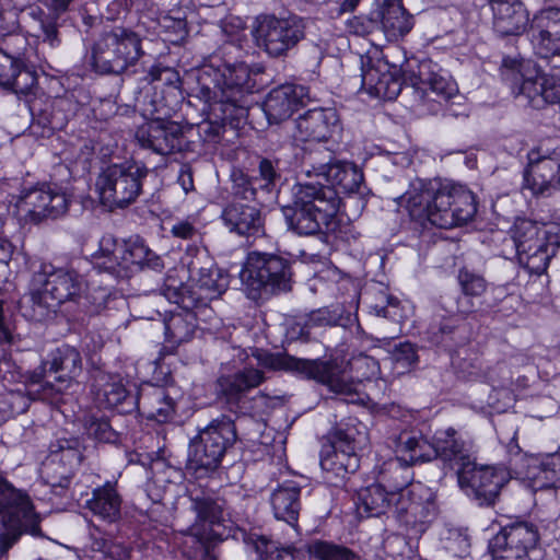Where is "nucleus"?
<instances>
[{
    "label": "nucleus",
    "mask_w": 560,
    "mask_h": 560,
    "mask_svg": "<svg viewBox=\"0 0 560 560\" xmlns=\"http://www.w3.org/2000/svg\"><path fill=\"white\" fill-rule=\"evenodd\" d=\"M254 71L245 62L203 65L197 74L198 96L223 119L243 120L256 104L255 92L259 90Z\"/></svg>",
    "instance_id": "1"
},
{
    "label": "nucleus",
    "mask_w": 560,
    "mask_h": 560,
    "mask_svg": "<svg viewBox=\"0 0 560 560\" xmlns=\"http://www.w3.org/2000/svg\"><path fill=\"white\" fill-rule=\"evenodd\" d=\"M405 198L412 217L440 229L464 225L477 213L476 197L468 188L440 178L413 179Z\"/></svg>",
    "instance_id": "2"
},
{
    "label": "nucleus",
    "mask_w": 560,
    "mask_h": 560,
    "mask_svg": "<svg viewBox=\"0 0 560 560\" xmlns=\"http://www.w3.org/2000/svg\"><path fill=\"white\" fill-rule=\"evenodd\" d=\"M85 287L84 276L75 269L42 264L32 275L28 291L19 301L20 312L33 322L51 319L62 305L73 306Z\"/></svg>",
    "instance_id": "3"
},
{
    "label": "nucleus",
    "mask_w": 560,
    "mask_h": 560,
    "mask_svg": "<svg viewBox=\"0 0 560 560\" xmlns=\"http://www.w3.org/2000/svg\"><path fill=\"white\" fill-rule=\"evenodd\" d=\"M337 191L322 182H300L292 187V202L282 208L288 230L303 236L332 230L339 210Z\"/></svg>",
    "instance_id": "4"
},
{
    "label": "nucleus",
    "mask_w": 560,
    "mask_h": 560,
    "mask_svg": "<svg viewBox=\"0 0 560 560\" xmlns=\"http://www.w3.org/2000/svg\"><path fill=\"white\" fill-rule=\"evenodd\" d=\"M242 290L258 303L292 290V260L281 254L253 250L240 271Z\"/></svg>",
    "instance_id": "5"
},
{
    "label": "nucleus",
    "mask_w": 560,
    "mask_h": 560,
    "mask_svg": "<svg viewBox=\"0 0 560 560\" xmlns=\"http://www.w3.org/2000/svg\"><path fill=\"white\" fill-rule=\"evenodd\" d=\"M237 430L230 416L212 419L188 444L186 471L197 479L212 476L237 441Z\"/></svg>",
    "instance_id": "6"
},
{
    "label": "nucleus",
    "mask_w": 560,
    "mask_h": 560,
    "mask_svg": "<svg viewBox=\"0 0 560 560\" xmlns=\"http://www.w3.org/2000/svg\"><path fill=\"white\" fill-rule=\"evenodd\" d=\"M328 440L320 453V467L327 481L338 486L360 467L358 452L366 445L368 433L358 419L348 418L330 430Z\"/></svg>",
    "instance_id": "7"
},
{
    "label": "nucleus",
    "mask_w": 560,
    "mask_h": 560,
    "mask_svg": "<svg viewBox=\"0 0 560 560\" xmlns=\"http://www.w3.org/2000/svg\"><path fill=\"white\" fill-rule=\"evenodd\" d=\"M82 370L80 351L65 343L51 350L28 380L39 385L35 392L38 399L59 406L66 402L65 390L75 383Z\"/></svg>",
    "instance_id": "8"
},
{
    "label": "nucleus",
    "mask_w": 560,
    "mask_h": 560,
    "mask_svg": "<svg viewBox=\"0 0 560 560\" xmlns=\"http://www.w3.org/2000/svg\"><path fill=\"white\" fill-rule=\"evenodd\" d=\"M40 521L28 494L0 475V557L23 535L43 537Z\"/></svg>",
    "instance_id": "9"
},
{
    "label": "nucleus",
    "mask_w": 560,
    "mask_h": 560,
    "mask_svg": "<svg viewBox=\"0 0 560 560\" xmlns=\"http://www.w3.org/2000/svg\"><path fill=\"white\" fill-rule=\"evenodd\" d=\"M258 363L270 370L296 371L325 385L330 392L345 396L348 402L359 398L357 385L336 360L298 359L282 353L257 351Z\"/></svg>",
    "instance_id": "10"
},
{
    "label": "nucleus",
    "mask_w": 560,
    "mask_h": 560,
    "mask_svg": "<svg viewBox=\"0 0 560 560\" xmlns=\"http://www.w3.org/2000/svg\"><path fill=\"white\" fill-rule=\"evenodd\" d=\"M148 175V167L136 161L107 165L96 179L101 202L110 209L128 207L142 194Z\"/></svg>",
    "instance_id": "11"
},
{
    "label": "nucleus",
    "mask_w": 560,
    "mask_h": 560,
    "mask_svg": "<svg viewBox=\"0 0 560 560\" xmlns=\"http://www.w3.org/2000/svg\"><path fill=\"white\" fill-rule=\"evenodd\" d=\"M141 37L127 27L105 32L92 48V65L101 73L120 74L144 55Z\"/></svg>",
    "instance_id": "12"
},
{
    "label": "nucleus",
    "mask_w": 560,
    "mask_h": 560,
    "mask_svg": "<svg viewBox=\"0 0 560 560\" xmlns=\"http://www.w3.org/2000/svg\"><path fill=\"white\" fill-rule=\"evenodd\" d=\"M410 83L423 112L431 115L442 113L447 116L457 114L448 105L454 98H462L456 84L451 81L430 59L419 62L417 72H412Z\"/></svg>",
    "instance_id": "13"
},
{
    "label": "nucleus",
    "mask_w": 560,
    "mask_h": 560,
    "mask_svg": "<svg viewBox=\"0 0 560 560\" xmlns=\"http://www.w3.org/2000/svg\"><path fill=\"white\" fill-rule=\"evenodd\" d=\"M523 69V63L516 58L502 59L501 77L510 83L512 93L516 97H523L534 109H542L547 105L560 102V79L545 73L525 77Z\"/></svg>",
    "instance_id": "14"
},
{
    "label": "nucleus",
    "mask_w": 560,
    "mask_h": 560,
    "mask_svg": "<svg viewBox=\"0 0 560 560\" xmlns=\"http://www.w3.org/2000/svg\"><path fill=\"white\" fill-rule=\"evenodd\" d=\"M256 45L272 58L288 56L305 37L304 20L295 14L278 18L260 15L254 28Z\"/></svg>",
    "instance_id": "15"
},
{
    "label": "nucleus",
    "mask_w": 560,
    "mask_h": 560,
    "mask_svg": "<svg viewBox=\"0 0 560 560\" xmlns=\"http://www.w3.org/2000/svg\"><path fill=\"white\" fill-rule=\"evenodd\" d=\"M539 530L535 523L516 518L505 525L488 541L491 560H541L536 548Z\"/></svg>",
    "instance_id": "16"
},
{
    "label": "nucleus",
    "mask_w": 560,
    "mask_h": 560,
    "mask_svg": "<svg viewBox=\"0 0 560 560\" xmlns=\"http://www.w3.org/2000/svg\"><path fill=\"white\" fill-rule=\"evenodd\" d=\"M190 261L191 273H197L196 284L192 288L180 285L167 287L164 295L174 304L184 307H203L209 301L220 298L229 288V275L208 260L207 266H199L198 261Z\"/></svg>",
    "instance_id": "17"
},
{
    "label": "nucleus",
    "mask_w": 560,
    "mask_h": 560,
    "mask_svg": "<svg viewBox=\"0 0 560 560\" xmlns=\"http://www.w3.org/2000/svg\"><path fill=\"white\" fill-rule=\"evenodd\" d=\"M393 517L416 536H421L438 515L434 493L421 482H416L401 492H393Z\"/></svg>",
    "instance_id": "18"
},
{
    "label": "nucleus",
    "mask_w": 560,
    "mask_h": 560,
    "mask_svg": "<svg viewBox=\"0 0 560 560\" xmlns=\"http://www.w3.org/2000/svg\"><path fill=\"white\" fill-rule=\"evenodd\" d=\"M264 381V372L255 368H244L234 373H221L214 383L215 400L231 413L249 415L253 410L249 393Z\"/></svg>",
    "instance_id": "19"
},
{
    "label": "nucleus",
    "mask_w": 560,
    "mask_h": 560,
    "mask_svg": "<svg viewBox=\"0 0 560 560\" xmlns=\"http://www.w3.org/2000/svg\"><path fill=\"white\" fill-rule=\"evenodd\" d=\"M192 129V125L182 126L174 120L155 117L138 127L136 139L141 148L161 155L191 152L194 142L188 133Z\"/></svg>",
    "instance_id": "20"
},
{
    "label": "nucleus",
    "mask_w": 560,
    "mask_h": 560,
    "mask_svg": "<svg viewBox=\"0 0 560 560\" xmlns=\"http://www.w3.org/2000/svg\"><path fill=\"white\" fill-rule=\"evenodd\" d=\"M457 482L464 493L479 506H492L499 499L509 476L504 468L477 465L476 459L458 471Z\"/></svg>",
    "instance_id": "21"
},
{
    "label": "nucleus",
    "mask_w": 560,
    "mask_h": 560,
    "mask_svg": "<svg viewBox=\"0 0 560 560\" xmlns=\"http://www.w3.org/2000/svg\"><path fill=\"white\" fill-rule=\"evenodd\" d=\"M523 188L535 197H550L560 190V148L528 151L523 171Z\"/></svg>",
    "instance_id": "22"
},
{
    "label": "nucleus",
    "mask_w": 560,
    "mask_h": 560,
    "mask_svg": "<svg viewBox=\"0 0 560 560\" xmlns=\"http://www.w3.org/2000/svg\"><path fill=\"white\" fill-rule=\"evenodd\" d=\"M25 217L34 223L45 219H56L68 210V199L63 192L54 190L48 185H40L25 190L18 202Z\"/></svg>",
    "instance_id": "23"
},
{
    "label": "nucleus",
    "mask_w": 560,
    "mask_h": 560,
    "mask_svg": "<svg viewBox=\"0 0 560 560\" xmlns=\"http://www.w3.org/2000/svg\"><path fill=\"white\" fill-rule=\"evenodd\" d=\"M362 89L372 96L392 101L402 89V79L397 66L385 60H368L362 63Z\"/></svg>",
    "instance_id": "24"
},
{
    "label": "nucleus",
    "mask_w": 560,
    "mask_h": 560,
    "mask_svg": "<svg viewBox=\"0 0 560 560\" xmlns=\"http://www.w3.org/2000/svg\"><path fill=\"white\" fill-rule=\"evenodd\" d=\"M528 34L537 56L545 59L560 56V9L549 8L536 14Z\"/></svg>",
    "instance_id": "25"
},
{
    "label": "nucleus",
    "mask_w": 560,
    "mask_h": 560,
    "mask_svg": "<svg viewBox=\"0 0 560 560\" xmlns=\"http://www.w3.org/2000/svg\"><path fill=\"white\" fill-rule=\"evenodd\" d=\"M434 443L435 458L442 462L444 469L453 470L456 475L476 459L471 443L463 439L454 428L436 431Z\"/></svg>",
    "instance_id": "26"
},
{
    "label": "nucleus",
    "mask_w": 560,
    "mask_h": 560,
    "mask_svg": "<svg viewBox=\"0 0 560 560\" xmlns=\"http://www.w3.org/2000/svg\"><path fill=\"white\" fill-rule=\"evenodd\" d=\"M308 101V89L300 84H282L272 89L265 102L264 113L269 124H280Z\"/></svg>",
    "instance_id": "27"
},
{
    "label": "nucleus",
    "mask_w": 560,
    "mask_h": 560,
    "mask_svg": "<svg viewBox=\"0 0 560 560\" xmlns=\"http://www.w3.org/2000/svg\"><path fill=\"white\" fill-rule=\"evenodd\" d=\"M92 394L100 408L116 409L120 413L136 410L137 395L130 394L117 375L97 372L92 384Z\"/></svg>",
    "instance_id": "28"
},
{
    "label": "nucleus",
    "mask_w": 560,
    "mask_h": 560,
    "mask_svg": "<svg viewBox=\"0 0 560 560\" xmlns=\"http://www.w3.org/2000/svg\"><path fill=\"white\" fill-rule=\"evenodd\" d=\"M339 128V117L334 108L308 109L295 120V139L326 142Z\"/></svg>",
    "instance_id": "29"
},
{
    "label": "nucleus",
    "mask_w": 560,
    "mask_h": 560,
    "mask_svg": "<svg viewBox=\"0 0 560 560\" xmlns=\"http://www.w3.org/2000/svg\"><path fill=\"white\" fill-rule=\"evenodd\" d=\"M551 235V231L536 221L517 218L503 238V248L500 255L506 259L516 257L535 247L537 243Z\"/></svg>",
    "instance_id": "30"
},
{
    "label": "nucleus",
    "mask_w": 560,
    "mask_h": 560,
    "mask_svg": "<svg viewBox=\"0 0 560 560\" xmlns=\"http://www.w3.org/2000/svg\"><path fill=\"white\" fill-rule=\"evenodd\" d=\"M176 402L163 386L147 384L138 390L136 410L149 420L166 423L174 419Z\"/></svg>",
    "instance_id": "31"
},
{
    "label": "nucleus",
    "mask_w": 560,
    "mask_h": 560,
    "mask_svg": "<svg viewBox=\"0 0 560 560\" xmlns=\"http://www.w3.org/2000/svg\"><path fill=\"white\" fill-rule=\"evenodd\" d=\"M221 219L230 232L241 236H260L265 234V218L255 206L231 202L225 206Z\"/></svg>",
    "instance_id": "32"
},
{
    "label": "nucleus",
    "mask_w": 560,
    "mask_h": 560,
    "mask_svg": "<svg viewBox=\"0 0 560 560\" xmlns=\"http://www.w3.org/2000/svg\"><path fill=\"white\" fill-rule=\"evenodd\" d=\"M493 30L500 36L522 35L528 26V13L518 0H490Z\"/></svg>",
    "instance_id": "33"
},
{
    "label": "nucleus",
    "mask_w": 560,
    "mask_h": 560,
    "mask_svg": "<svg viewBox=\"0 0 560 560\" xmlns=\"http://www.w3.org/2000/svg\"><path fill=\"white\" fill-rule=\"evenodd\" d=\"M85 508L98 520L107 524L117 523L121 518L122 497L116 481H106L92 491Z\"/></svg>",
    "instance_id": "34"
},
{
    "label": "nucleus",
    "mask_w": 560,
    "mask_h": 560,
    "mask_svg": "<svg viewBox=\"0 0 560 560\" xmlns=\"http://www.w3.org/2000/svg\"><path fill=\"white\" fill-rule=\"evenodd\" d=\"M374 15L378 19L380 31L390 39L408 34L413 26L412 15L404 8L400 0H375Z\"/></svg>",
    "instance_id": "35"
},
{
    "label": "nucleus",
    "mask_w": 560,
    "mask_h": 560,
    "mask_svg": "<svg viewBox=\"0 0 560 560\" xmlns=\"http://www.w3.org/2000/svg\"><path fill=\"white\" fill-rule=\"evenodd\" d=\"M423 339L433 346L453 350L466 343V327L456 317H434L424 331Z\"/></svg>",
    "instance_id": "36"
},
{
    "label": "nucleus",
    "mask_w": 560,
    "mask_h": 560,
    "mask_svg": "<svg viewBox=\"0 0 560 560\" xmlns=\"http://www.w3.org/2000/svg\"><path fill=\"white\" fill-rule=\"evenodd\" d=\"M301 487L293 480L279 485L270 494L273 516L292 527L298 525L301 511Z\"/></svg>",
    "instance_id": "37"
},
{
    "label": "nucleus",
    "mask_w": 560,
    "mask_h": 560,
    "mask_svg": "<svg viewBox=\"0 0 560 560\" xmlns=\"http://www.w3.org/2000/svg\"><path fill=\"white\" fill-rule=\"evenodd\" d=\"M395 453L410 467L435 458L434 440L430 442L421 434L401 432L394 439Z\"/></svg>",
    "instance_id": "38"
},
{
    "label": "nucleus",
    "mask_w": 560,
    "mask_h": 560,
    "mask_svg": "<svg viewBox=\"0 0 560 560\" xmlns=\"http://www.w3.org/2000/svg\"><path fill=\"white\" fill-rule=\"evenodd\" d=\"M176 305V310L170 311L168 316L164 318L166 341L174 347L191 340L198 327L197 315L194 311L196 307Z\"/></svg>",
    "instance_id": "39"
},
{
    "label": "nucleus",
    "mask_w": 560,
    "mask_h": 560,
    "mask_svg": "<svg viewBox=\"0 0 560 560\" xmlns=\"http://www.w3.org/2000/svg\"><path fill=\"white\" fill-rule=\"evenodd\" d=\"M393 492L374 482L358 492L357 511L360 516L380 517L390 513Z\"/></svg>",
    "instance_id": "40"
},
{
    "label": "nucleus",
    "mask_w": 560,
    "mask_h": 560,
    "mask_svg": "<svg viewBox=\"0 0 560 560\" xmlns=\"http://www.w3.org/2000/svg\"><path fill=\"white\" fill-rule=\"evenodd\" d=\"M329 187H332L338 195L342 194H362L363 173L353 163L336 162L323 178ZM340 198V196H338Z\"/></svg>",
    "instance_id": "41"
},
{
    "label": "nucleus",
    "mask_w": 560,
    "mask_h": 560,
    "mask_svg": "<svg viewBox=\"0 0 560 560\" xmlns=\"http://www.w3.org/2000/svg\"><path fill=\"white\" fill-rule=\"evenodd\" d=\"M119 258L121 260L120 271L130 269L132 266H137L140 269L147 267L153 270H161L163 268L162 259L139 237L121 242Z\"/></svg>",
    "instance_id": "42"
},
{
    "label": "nucleus",
    "mask_w": 560,
    "mask_h": 560,
    "mask_svg": "<svg viewBox=\"0 0 560 560\" xmlns=\"http://www.w3.org/2000/svg\"><path fill=\"white\" fill-rule=\"evenodd\" d=\"M558 242L555 236L550 235L540 241L528 252H524L516 256L518 264L530 275L540 276L546 272L552 257L556 256Z\"/></svg>",
    "instance_id": "43"
},
{
    "label": "nucleus",
    "mask_w": 560,
    "mask_h": 560,
    "mask_svg": "<svg viewBox=\"0 0 560 560\" xmlns=\"http://www.w3.org/2000/svg\"><path fill=\"white\" fill-rule=\"evenodd\" d=\"M457 282L464 295L457 301V312L464 315L470 314L475 311L470 299L481 296L487 291L488 282L481 273L467 267L458 270Z\"/></svg>",
    "instance_id": "44"
},
{
    "label": "nucleus",
    "mask_w": 560,
    "mask_h": 560,
    "mask_svg": "<svg viewBox=\"0 0 560 560\" xmlns=\"http://www.w3.org/2000/svg\"><path fill=\"white\" fill-rule=\"evenodd\" d=\"M413 474L410 466L399 459L398 456L382 464L380 467L376 482L390 492H401L415 485L412 482Z\"/></svg>",
    "instance_id": "45"
},
{
    "label": "nucleus",
    "mask_w": 560,
    "mask_h": 560,
    "mask_svg": "<svg viewBox=\"0 0 560 560\" xmlns=\"http://www.w3.org/2000/svg\"><path fill=\"white\" fill-rule=\"evenodd\" d=\"M121 242H118L113 235H104L98 243V249L92 254L91 261L93 268L98 272H106L113 276H120Z\"/></svg>",
    "instance_id": "46"
},
{
    "label": "nucleus",
    "mask_w": 560,
    "mask_h": 560,
    "mask_svg": "<svg viewBox=\"0 0 560 560\" xmlns=\"http://www.w3.org/2000/svg\"><path fill=\"white\" fill-rule=\"evenodd\" d=\"M78 108L79 104L72 95L58 96L42 112L43 126L50 131L62 130L69 120L75 116Z\"/></svg>",
    "instance_id": "47"
},
{
    "label": "nucleus",
    "mask_w": 560,
    "mask_h": 560,
    "mask_svg": "<svg viewBox=\"0 0 560 560\" xmlns=\"http://www.w3.org/2000/svg\"><path fill=\"white\" fill-rule=\"evenodd\" d=\"M110 296V290L107 287H90L86 283L85 290L79 293L74 305L77 308L70 315L73 320H83L85 316L100 314L106 308Z\"/></svg>",
    "instance_id": "48"
},
{
    "label": "nucleus",
    "mask_w": 560,
    "mask_h": 560,
    "mask_svg": "<svg viewBox=\"0 0 560 560\" xmlns=\"http://www.w3.org/2000/svg\"><path fill=\"white\" fill-rule=\"evenodd\" d=\"M132 549L103 537H92L83 560H131Z\"/></svg>",
    "instance_id": "49"
},
{
    "label": "nucleus",
    "mask_w": 560,
    "mask_h": 560,
    "mask_svg": "<svg viewBox=\"0 0 560 560\" xmlns=\"http://www.w3.org/2000/svg\"><path fill=\"white\" fill-rule=\"evenodd\" d=\"M335 163V152L318 142L304 149L302 168L307 177L315 175L324 178Z\"/></svg>",
    "instance_id": "50"
},
{
    "label": "nucleus",
    "mask_w": 560,
    "mask_h": 560,
    "mask_svg": "<svg viewBox=\"0 0 560 560\" xmlns=\"http://www.w3.org/2000/svg\"><path fill=\"white\" fill-rule=\"evenodd\" d=\"M42 476L56 494H61L69 488L74 470L63 465L60 459L48 454L43 464Z\"/></svg>",
    "instance_id": "51"
},
{
    "label": "nucleus",
    "mask_w": 560,
    "mask_h": 560,
    "mask_svg": "<svg viewBox=\"0 0 560 560\" xmlns=\"http://www.w3.org/2000/svg\"><path fill=\"white\" fill-rule=\"evenodd\" d=\"M304 548L313 560H360L350 548L328 540L313 539Z\"/></svg>",
    "instance_id": "52"
},
{
    "label": "nucleus",
    "mask_w": 560,
    "mask_h": 560,
    "mask_svg": "<svg viewBox=\"0 0 560 560\" xmlns=\"http://www.w3.org/2000/svg\"><path fill=\"white\" fill-rule=\"evenodd\" d=\"M225 500L219 497L201 494L191 497V509L197 520L209 525L220 524L224 517Z\"/></svg>",
    "instance_id": "53"
},
{
    "label": "nucleus",
    "mask_w": 560,
    "mask_h": 560,
    "mask_svg": "<svg viewBox=\"0 0 560 560\" xmlns=\"http://www.w3.org/2000/svg\"><path fill=\"white\" fill-rule=\"evenodd\" d=\"M532 478L539 488H560V448L546 454L534 468Z\"/></svg>",
    "instance_id": "54"
},
{
    "label": "nucleus",
    "mask_w": 560,
    "mask_h": 560,
    "mask_svg": "<svg viewBox=\"0 0 560 560\" xmlns=\"http://www.w3.org/2000/svg\"><path fill=\"white\" fill-rule=\"evenodd\" d=\"M49 454L75 470L83 460V446L79 438H62L50 443Z\"/></svg>",
    "instance_id": "55"
},
{
    "label": "nucleus",
    "mask_w": 560,
    "mask_h": 560,
    "mask_svg": "<svg viewBox=\"0 0 560 560\" xmlns=\"http://www.w3.org/2000/svg\"><path fill=\"white\" fill-rule=\"evenodd\" d=\"M248 541L253 545L260 560H301L294 548H279L275 541L266 536L250 535Z\"/></svg>",
    "instance_id": "56"
},
{
    "label": "nucleus",
    "mask_w": 560,
    "mask_h": 560,
    "mask_svg": "<svg viewBox=\"0 0 560 560\" xmlns=\"http://www.w3.org/2000/svg\"><path fill=\"white\" fill-rule=\"evenodd\" d=\"M84 430L89 438L97 442L116 444L120 441V433L112 427L107 418L88 417Z\"/></svg>",
    "instance_id": "57"
},
{
    "label": "nucleus",
    "mask_w": 560,
    "mask_h": 560,
    "mask_svg": "<svg viewBox=\"0 0 560 560\" xmlns=\"http://www.w3.org/2000/svg\"><path fill=\"white\" fill-rule=\"evenodd\" d=\"M390 360L399 374L409 372L419 362L418 348L410 341L399 342L390 351Z\"/></svg>",
    "instance_id": "58"
},
{
    "label": "nucleus",
    "mask_w": 560,
    "mask_h": 560,
    "mask_svg": "<svg viewBox=\"0 0 560 560\" xmlns=\"http://www.w3.org/2000/svg\"><path fill=\"white\" fill-rule=\"evenodd\" d=\"M31 15L38 23L39 34L36 36L42 38L44 43L49 44L51 47H56L60 44L59 31L56 15L46 14L40 8L32 10Z\"/></svg>",
    "instance_id": "59"
},
{
    "label": "nucleus",
    "mask_w": 560,
    "mask_h": 560,
    "mask_svg": "<svg viewBox=\"0 0 560 560\" xmlns=\"http://www.w3.org/2000/svg\"><path fill=\"white\" fill-rule=\"evenodd\" d=\"M231 191L236 198L255 200L257 195L258 177H250L240 168H233L230 175Z\"/></svg>",
    "instance_id": "60"
},
{
    "label": "nucleus",
    "mask_w": 560,
    "mask_h": 560,
    "mask_svg": "<svg viewBox=\"0 0 560 560\" xmlns=\"http://www.w3.org/2000/svg\"><path fill=\"white\" fill-rule=\"evenodd\" d=\"M301 319L303 320L302 330L307 329L308 331L310 329L316 327L338 326L340 325L342 316L339 308L329 310L325 307L312 311L310 314L305 315Z\"/></svg>",
    "instance_id": "61"
},
{
    "label": "nucleus",
    "mask_w": 560,
    "mask_h": 560,
    "mask_svg": "<svg viewBox=\"0 0 560 560\" xmlns=\"http://www.w3.org/2000/svg\"><path fill=\"white\" fill-rule=\"evenodd\" d=\"M210 110L215 116L217 119H208L198 124V133L201 140L206 143H219L225 130L224 121H230L231 124H238L241 120L223 119L222 114L220 112L214 113L211 108Z\"/></svg>",
    "instance_id": "62"
},
{
    "label": "nucleus",
    "mask_w": 560,
    "mask_h": 560,
    "mask_svg": "<svg viewBox=\"0 0 560 560\" xmlns=\"http://www.w3.org/2000/svg\"><path fill=\"white\" fill-rule=\"evenodd\" d=\"M37 83V77L34 71L25 67L21 60L14 71L12 80L5 85V89L12 90L16 94H27Z\"/></svg>",
    "instance_id": "63"
},
{
    "label": "nucleus",
    "mask_w": 560,
    "mask_h": 560,
    "mask_svg": "<svg viewBox=\"0 0 560 560\" xmlns=\"http://www.w3.org/2000/svg\"><path fill=\"white\" fill-rule=\"evenodd\" d=\"M0 408L5 416L12 417L25 412L30 407V398L20 390H10L0 396Z\"/></svg>",
    "instance_id": "64"
}]
</instances>
